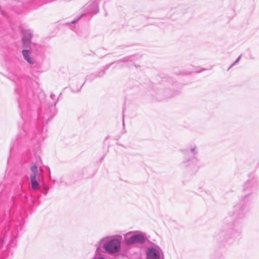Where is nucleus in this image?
<instances>
[{
    "instance_id": "obj_1",
    "label": "nucleus",
    "mask_w": 259,
    "mask_h": 259,
    "mask_svg": "<svg viewBox=\"0 0 259 259\" xmlns=\"http://www.w3.org/2000/svg\"><path fill=\"white\" fill-rule=\"evenodd\" d=\"M121 237L113 238L106 241L104 244V248L110 253L118 252L120 248Z\"/></svg>"
},
{
    "instance_id": "obj_2",
    "label": "nucleus",
    "mask_w": 259,
    "mask_h": 259,
    "mask_svg": "<svg viewBox=\"0 0 259 259\" xmlns=\"http://www.w3.org/2000/svg\"><path fill=\"white\" fill-rule=\"evenodd\" d=\"M145 238L142 235L138 234L131 236L130 238L126 239L125 242L127 244H132L135 243H142L144 242Z\"/></svg>"
},
{
    "instance_id": "obj_3",
    "label": "nucleus",
    "mask_w": 259,
    "mask_h": 259,
    "mask_svg": "<svg viewBox=\"0 0 259 259\" xmlns=\"http://www.w3.org/2000/svg\"><path fill=\"white\" fill-rule=\"evenodd\" d=\"M148 259H159L161 257L160 252L155 249L151 248L147 251Z\"/></svg>"
},
{
    "instance_id": "obj_4",
    "label": "nucleus",
    "mask_w": 259,
    "mask_h": 259,
    "mask_svg": "<svg viewBox=\"0 0 259 259\" xmlns=\"http://www.w3.org/2000/svg\"><path fill=\"white\" fill-rule=\"evenodd\" d=\"M31 38V34L28 31L24 32V36L22 38V41L24 47H28L30 44V39Z\"/></svg>"
},
{
    "instance_id": "obj_5",
    "label": "nucleus",
    "mask_w": 259,
    "mask_h": 259,
    "mask_svg": "<svg viewBox=\"0 0 259 259\" xmlns=\"http://www.w3.org/2000/svg\"><path fill=\"white\" fill-rule=\"evenodd\" d=\"M36 176L34 175H31L30 181L32 189L34 190H38L39 189V186L38 183L36 181Z\"/></svg>"
},
{
    "instance_id": "obj_6",
    "label": "nucleus",
    "mask_w": 259,
    "mask_h": 259,
    "mask_svg": "<svg viewBox=\"0 0 259 259\" xmlns=\"http://www.w3.org/2000/svg\"><path fill=\"white\" fill-rule=\"evenodd\" d=\"M23 55L25 59L30 64L33 63L32 59L30 57V53L28 50H24L22 51Z\"/></svg>"
},
{
    "instance_id": "obj_7",
    "label": "nucleus",
    "mask_w": 259,
    "mask_h": 259,
    "mask_svg": "<svg viewBox=\"0 0 259 259\" xmlns=\"http://www.w3.org/2000/svg\"><path fill=\"white\" fill-rule=\"evenodd\" d=\"M30 169L32 172V174L31 175H34L35 176H36L37 173V166L35 164L32 165L30 167Z\"/></svg>"
}]
</instances>
